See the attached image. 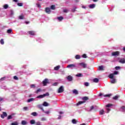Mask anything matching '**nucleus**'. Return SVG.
I'll return each mask as SVG.
<instances>
[{"instance_id":"39","label":"nucleus","mask_w":125,"mask_h":125,"mask_svg":"<svg viewBox=\"0 0 125 125\" xmlns=\"http://www.w3.org/2000/svg\"><path fill=\"white\" fill-rule=\"evenodd\" d=\"M0 42L1 44H4V41H3V39H1L0 41Z\"/></svg>"},{"instance_id":"44","label":"nucleus","mask_w":125,"mask_h":125,"mask_svg":"<svg viewBox=\"0 0 125 125\" xmlns=\"http://www.w3.org/2000/svg\"><path fill=\"white\" fill-rule=\"evenodd\" d=\"M93 109H94V106L93 105H92L90 107V109L89 110V111L91 112V111H92V110H93Z\"/></svg>"},{"instance_id":"60","label":"nucleus","mask_w":125,"mask_h":125,"mask_svg":"<svg viewBox=\"0 0 125 125\" xmlns=\"http://www.w3.org/2000/svg\"><path fill=\"white\" fill-rule=\"evenodd\" d=\"M39 108L40 109H41V110L42 109V105H39Z\"/></svg>"},{"instance_id":"42","label":"nucleus","mask_w":125,"mask_h":125,"mask_svg":"<svg viewBox=\"0 0 125 125\" xmlns=\"http://www.w3.org/2000/svg\"><path fill=\"white\" fill-rule=\"evenodd\" d=\"M84 85L85 86H89V83L86 82L84 83Z\"/></svg>"},{"instance_id":"31","label":"nucleus","mask_w":125,"mask_h":125,"mask_svg":"<svg viewBox=\"0 0 125 125\" xmlns=\"http://www.w3.org/2000/svg\"><path fill=\"white\" fill-rule=\"evenodd\" d=\"M57 19H58V20H59V21H62V20H63V19H64V18L63 17H59L57 18Z\"/></svg>"},{"instance_id":"28","label":"nucleus","mask_w":125,"mask_h":125,"mask_svg":"<svg viewBox=\"0 0 125 125\" xmlns=\"http://www.w3.org/2000/svg\"><path fill=\"white\" fill-rule=\"evenodd\" d=\"M89 8H94L95 7V4H92L89 6Z\"/></svg>"},{"instance_id":"54","label":"nucleus","mask_w":125,"mask_h":125,"mask_svg":"<svg viewBox=\"0 0 125 125\" xmlns=\"http://www.w3.org/2000/svg\"><path fill=\"white\" fill-rule=\"evenodd\" d=\"M121 108L122 110H123V111H125V106H123Z\"/></svg>"},{"instance_id":"5","label":"nucleus","mask_w":125,"mask_h":125,"mask_svg":"<svg viewBox=\"0 0 125 125\" xmlns=\"http://www.w3.org/2000/svg\"><path fill=\"white\" fill-rule=\"evenodd\" d=\"M111 55L112 56H119L120 55V52L119 51H116V52H113L111 53Z\"/></svg>"},{"instance_id":"50","label":"nucleus","mask_w":125,"mask_h":125,"mask_svg":"<svg viewBox=\"0 0 125 125\" xmlns=\"http://www.w3.org/2000/svg\"><path fill=\"white\" fill-rule=\"evenodd\" d=\"M14 79L16 80V81L19 80L18 77H17V76H14Z\"/></svg>"},{"instance_id":"53","label":"nucleus","mask_w":125,"mask_h":125,"mask_svg":"<svg viewBox=\"0 0 125 125\" xmlns=\"http://www.w3.org/2000/svg\"><path fill=\"white\" fill-rule=\"evenodd\" d=\"M41 121H46V119L45 118H42L41 119Z\"/></svg>"},{"instance_id":"24","label":"nucleus","mask_w":125,"mask_h":125,"mask_svg":"<svg viewBox=\"0 0 125 125\" xmlns=\"http://www.w3.org/2000/svg\"><path fill=\"white\" fill-rule=\"evenodd\" d=\"M82 100H83V101H86L87 100H88V97L85 96L82 98Z\"/></svg>"},{"instance_id":"18","label":"nucleus","mask_w":125,"mask_h":125,"mask_svg":"<svg viewBox=\"0 0 125 125\" xmlns=\"http://www.w3.org/2000/svg\"><path fill=\"white\" fill-rule=\"evenodd\" d=\"M50 9H52V10H55V9H56L55 5H52L50 7Z\"/></svg>"},{"instance_id":"27","label":"nucleus","mask_w":125,"mask_h":125,"mask_svg":"<svg viewBox=\"0 0 125 125\" xmlns=\"http://www.w3.org/2000/svg\"><path fill=\"white\" fill-rule=\"evenodd\" d=\"M108 78H109V79H114V74L113 73H111L109 76H108Z\"/></svg>"},{"instance_id":"13","label":"nucleus","mask_w":125,"mask_h":125,"mask_svg":"<svg viewBox=\"0 0 125 125\" xmlns=\"http://www.w3.org/2000/svg\"><path fill=\"white\" fill-rule=\"evenodd\" d=\"M85 101H80L77 104V106H80V105H82V104H83V103H85Z\"/></svg>"},{"instance_id":"63","label":"nucleus","mask_w":125,"mask_h":125,"mask_svg":"<svg viewBox=\"0 0 125 125\" xmlns=\"http://www.w3.org/2000/svg\"><path fill=\"white\" fill-rule=\"evenodd\" d=\"M103 94L102 93H100L99 96H102Z\"/></svg>"},{"instance_id":"61","label":"nucleus","mask_w":125,"mask_h":125,"mask_svg":"<svg viewBox=\"0 0 125 125\" xmlns=\"http://www.w3.org/2000/svg\"><path fill=\"white\" fill-rule=\"evenodd\" d=\"M3 98H0V102L1 101H3Z\"/></svg>"},{"instance_id":"2","label":"nucleus","mask_w":125,"mask_h":125,"mask_svg":"<svg viewBox=\"0 0 125 125\" xmlns=\"http://www.w3.org/2000/svg\"><path fill=\"white\" fill-rule=\"evenodd\" d=\"M79 65H80V66H81V67H83L84 69H85V68H87V64L85 62L79 63Z\"/></svg>"},{"instance_id":"20","label":"nucleus","mask_w":125,"mask_h":125,"mask_svg":"<svg viewBox=\"0 0 125 125\" xmlns=\"http://www.w3.org/2000/svg\"><path fill=\"white\" fill-rule=\"evenodd\" d=\"M93 82L94 83H99V79H98V78H95L93 79Z\"/></svg>"},{"instance_id":"29","label":"nucleus","mask_w":125,"mask_h":125,"mask_svg":"<svg viewBox=\"0 0 125 125\" xmlns=\"http://www.w3.org/2000/svg\"><path fill=\"white\" fill-rule=\"evenodd\" d=\"M13 119V117H12V115H9L7 118V120H11Z\"/></svg>"},{"instance_id":"32","label":"nucleus","mask_w":125,"mask_h":125,"mask_svg":"<svg viewBox=\"0 0 125 125\" xmlns=\"http://www.w3.org/2000/svg\"><path fill=\"white\" fill-rule=\"evenodd\" d=\"M110 96H112V94H107V95H104V97H110Z\"/></svg>"},{"instance_id":"21","label":"nucleus","mask_w":125,"mask_h":125,"mask_svg":"<svg viewBox=\"0 0 125 125\" xmlns=\"http://www.w3.org/2000/svg\"><path fill=\"white\" fill-rule=\"evenodd\" d=\"M111 83H116V79L112 78L110 80Z\"/></svg>"},{"instance_id":"47","label":"nucleus","mask_w":125,"mask_h":125,"mask_svg":"<svg viewBox=\"0 0 125 125\" xmlns=\"http://www.w3.org/2000/svg\"><path fill=\"white\" fill-rule=\"evenodd\" d=\"M76 9H77V7H74V8H73L71 10L72 12H75V11H76Z\"/></svg>"},{"instance_id":"58","label":"nucleus","mask_w":125,"mask_h":125,"mask_svg":"<svg viewBox=\"0 0 125 125\" xmlns=\"http://www.w3.org/2000/svg\"><path fill=\"white\" fill-rule=\"evenodd\" d=\"M53 85H54L55 86H56L57 85V83H55L53 84Z\"/></svg>"},{"instance_id":"49","label":"nucleus","mask_w":125,"mask_h":125,"mask_svg":"<svg viewBox=\"0 0 125 125\" xmlns=\"http://www.w3.org/2000/svg\"><path fill=\"white\" fill-rule=\"evenodd\" d=\"M120 69H121V67L120 66H116V67H115V70H120Z\"/></svg>"},{"instance_id":"33","label":"nucleus","mask_w":125,"mask_h":125,"mask_svg":"<svg viewBox=\"0 0 125 125\" xmlns=\"http://www.w3.org/2000/svg\"><path fill=\"white\" fill-rule=\"evenodd\" d=\"M99 70H100L101 71H103V70H104L103 66H102V65L99 66Z\"/></svg>"},{"instance_id":"16","label":"nucleus","mask_w":125,"mask_h":125,"mask_svg":"<svg viewBox=\"0 0 125 125\" xmlns=\"http://www.w3.org/2000/svg\"><path fill=\"white\" fill-rule=\"evenodd\" d=\"M22 125H26L28 124L26 121L22 120L21 123Z\"/></svg>"},{"instance_id":"36","label":"nucleus","mask_w":125,"mask_h":125,"mask_svg":"<svg viewBox=\"0 0 125 125\" xmlns=\"http://www.w3.org/2000/svg\"><path fill=\"white\" fill-rule=\"evenodd\" d=\"M3 8L5 9H7L8 8V4H5L3 5Z\"/></svg>"},{"instance_id":"34","label":"nucleus","mask_w":125,"mask_h":125,"mask_svg":"<svg viewBox=\"0 0 125 125\" xmlns=\"http://www.w3.org/2000/svg\"><path fill=\"white\" fill-rule=\"evenodd\" d=\"M41 91H42V89L41 88H39L38 89H37V90L35 92V93L38 94V93H39V92H41Z\"/></svg>"},{"instance_id":"17","label":"nucleus","mask_w":125,"mask_h":125,"mask_svg":"<svg viewBox=\"0 0 125 125\" xmlns=\"http://www.w3.org/2000/svg\"><path fill=\"white\" fill-rule=\"evenodd\" d=\"M43 106H44L45 107H47V106H49V104L46 102H44V103H43Z\"/></svg>"},{"instance_id":"48","label":"nucleus","mask_w":125,"mask_h":125,"mask_svg":"<svg viewBox=\"0 0 125 125\" xmlns=\"http://www.w3.org/2000/svg\"><path fill=\"white\" fill-rule=\"evenodd\" d=\"M118 97L117 96H115V97H113V99H114V100H117V99H118Z\"/></svg>"},{"instance_id":"57","label":"nucleus","mask_w":125,"mask_h":125,"mask_svg":"<svg viewBox=\"0 0 125 125\" xmlns=\"http://www.w3.org/2000/svg\"><path fill=\"white\" fill-rule=\"evenodd\" d=\"M61 118H62V116L61 115H59V117L58 118V120L61 119Z\"/></svg>"},{"instance_id":"64","label":"nucleus","mask_w":125,"mask_h":125,"mask_svg":"<svg viewBox=\"0 0 125 125\" xmlns=\"http://www.w3.org/2000/svg\"><path fill=\"white\" fill-rule=\"evenodd\" d=\"M123 50H124V51H125V47L123 48Z\"/></svg>"},{"instance_id":"23","label":"nucleus","mask_w":125,"mask_h":125,"mask_svg":"<svg viewBox=\"0 0 125 125\" xmlns=\"http://www.w3.org/2000/svg\"><path fill=\"white\" fill-rule=\"evenodd\" d=\"M34 100H35V99L34 98H30V99H29L28 100H27V102L28 103H30V102H32L33 101H34Z\"/></svg>"},{"instance_id":"35","label":"nucleus","mask_w":125,"mask_h":125,"mask_svg":"<svg viewBox=\"0 0 125 125\" xmlns=\"http://www.w3.org/2000/svg\"><path fill=\"white\" fill-rule=\"evenodd\" d=\"M75 59H81V56H80L79 55H76Z\"/></svg>"},{"instance_id":"45","label":"nucleus","mask_w":125,"mask_h":125,"mask_svg":"<svg viewBox=\"0 0 125 125\" xmlns=\"http://www.w3.org/2000/svg\"><path fill=\"white\" fill-rule=\"evenodd\" d=\"M18 6H23V3H18Z\"/></svg>"},{"instance_id":"40","label":"nucleus","mask_w":125,"mask_h":125,"mask_svg":"<svg viewBox=\"0 0 125 125\" xmlns=\"http://www.w3.org/2000/svg\"><path fill=\"white\" fill-rule=\"evenodd\" d=\"M82 57H83V58H87V56H86V54H83L82 55Z\"/></svg>"},{"instance_id":"19","label":"nucleus","mask_w":125,"mask_h":125,"mask_svg":"<svg viewBox=\"0 0 125 125\" xmlns=\"http://www.w3.org/2000/svg\"><path fill=\"white\" fill-rule=\"evenodd\" d=\"M31 115L33 116V117H37V116H38V113L36 112H34L31 113Z\"/></svg>"},{"instance_id":"51","label":"nucleus","mask_w":125,"mask_h":125,"mask_svg":"<svg viewBox=\"0 0 125 125\" xmlns=\"http://www.w3.org/2000/svg\"><path fill=\"white\" fill-rule=\"evenodd\" d=\"M63 12H64V13H67V12H68V10L64 9L63 11Z\"/></svg>"},{"instance_id":"9","label":"nucleus","mask_w":125,"mask_h":125,"mask_svg":"<svg viewBox=\"0 0 125 125\" xmlns=\"http://www.w3.org/2000/svg\"><path fill=\"white\" fill-rule=\"evenodd\" d=\"M42 83L43 84L44 86L46 85L47 83H48V79H45L43 82H42Z\"/></svg>"},{"instance_id":"14","label":"nucleus","mask_w":125,"mask_h":125,"mask_svg":"<svg viewBox=\"0 0 125 125\" xmlns=\"http://www.w3.org/2000/svg\"><path fill=\"white\" fill-rule=\"evenodd\" d=\"M72 92L73 93V94H75L76 95L79 94V91H78L77 90V89H74L73 91H72Z\"/></svg>"},{"instance_id":"4","label":"nucleus","mask_w":125,"mask_h":125,"mask_svg":"<svg viewBox=\"0 0 125 125\" xmlns=\"http://www.w3.org/2000/svg\"><path fill=\"white\" fill-rule=\"evenodd\" d=\"M50 9H51L49 7H46L45 8V12L47 14H50V13H51V10Z\"/></svg>"},{"instance_id":"15","label":"nucleus","mask_w":125,"mask_h":125,"mask_svg":"<svg viewBox=\"0 0 125 125\" xmlns=\"http://www.w3.org/2000/svg\"><path fill=\"white\" fill-rule=\"evenodd\" d=\"M76 77H77L78 78H81V77L82 78L83 77V75L82 73H78L76 75Z\"/></svg>"},{"instance_id":"62","label":"nucleus","mask_w":125,"mask_h":125,"mask_svg":"<svg viewBox=\"0 0 125 125\" xmlns=\"http://www.w3.org/2000/svg\"><path fill=\"white\" fill-rule=\"evenodd\" d=\"M45 114H49V111H45Z\"/></svg>"},{"instance_id":"3","label":"nucleus","mask_w":125,"mask_h":125,"mask_svg":"<svg viewBox=\"0 0 125 125\" xmlns=\"http://www.w3.org/2000/svg\"><path fill=\"white\" fill-rule=\"evenodd\" d=\"M111 106H113V104H109L106 105V109L107 111V113H109V112H110V111H111V109H110V108H109V107H111Z\"/></svg>"},{"instance_id":"55","label":"nucleus","mask_w":125,"mask_h":125,"mask_svg":"<svg viewBox=\"0 0 125 125\" xmlns=\"http://www.w3.org/2000/svg\"><path fill=\"white\" fill-rule=\"evenodd\" d=\"M118 71H115V72L113 73V75H118Z\"/></svg>"},{"instance_id":"43","label":"nucleus","mask_w":125,"mask_h":125,"mask_svg":"<svg viewBox=\"0 0 125 125\" xmlns=\"http://www.w3.org/2000/svg\"><path fill=\"white\" fill-rule=\"evenodd\" d=\"M36 5H37V7H38L39 8H41V7H42V6L41 5V4H40V3L36 4Z\"/></svg>"},{"instance_id":"56","label":"nucleus","mask_w":125,"mask_h":125,"mask_svg":"<svg viewBox=\"0 0 125 125\" xmlns=\"http://www.w3.org/2000/svg\"><path fill=\"white\" fill-rule=\"evenodd\" d=\"M4 80H5V77H2L0 79V81H4Z\"/></svg>"},{"instance_id":"1","label":"nucleus","mask_w":125,"mask_h":125,"mask_svg":"<svg viewBox=\"0 0 125 125\" xmlns=\"http://www.w3.org/2000/svg\"><path fill=\"white\" fill-rule=\"evenodd\" d=\"M49 93L48 92L46 93L43 95H40L37 97V98H43V97H45V96H49Z\"/></svg>"},{"instance_id":"38","label":"nucleus","mask_w":125,"mask_h":125,"mask_svg":"<svg viewBox=\"0 0 125 125\" xmlns=\"http://www.w3.org/2000/svg\"><path fill=\"white\" fill-rule=\"evenodd\" d=\"M72 124H77V121H76V119H73L72 120Z\"/></svg>"},{"instance_id":"6","label":"nucleus","mask_w":125,"mask_h":125,"mask_svg":"<svg viewBox=\"0 0 125 125\" xmlns=\"http://www.w3.org/2000/svg\"><path fill=\"white\" fill-rule=\"evenodd\" d=\"M64 91V88L61 86L58 89V93H62Z\"/></svg>"},{"instance_id":"37","label":"nucleus","mask_w":125,"mask_h":125,"mask_svg":"<svg viewBox=\"0 0 125 125\" xmlns=\"http://www.w3.org/2000/svg\"><path fill=\"white\" fill-rule=\"evenodd\" d=\"M11 125H18V122H15L14 123H12L11 124Z\"/></svg>"},{"instance_id":"46","label":"nucleus","mask_w":125,"mask_h":125,"mask_svg":"<svg viewBox=\"0 0 125 125\" xmlns=\"http://www.w3.org/2000/svg\"><path fill=\"white\" fill-rule=\"evenodd\" d=\"M30 87L31 88H35V87H36V85H35V84H31L30 85Z\"/></svg>"},{"instance_id":"22","label":"nucleus","mask_w":125,"mask_h":125,"mask_svg":"<svg viewBox=\"0 0 125 125\" xmlns=\"http://www.w3.org/2000/svg\"><path fill=\"white\" fill-rule=\"evenodd\" d=\"M30 123L31 125H35V124H36V121L35 120L33 119L30 121Z\"/></svg>"},{"instance_id":"12","label":"nucleus","mask_w":125,"mask_h":125,"mask_svg":"<svg viewBox=\"0 0 125 125\" xmlns=\"http://www.w3.org/2000/svg\"><path fill=\"white\" fill-rule=\"evenodd\" d=\"M67 79L69 82H72L73 81V77L71 76H67Z\"/></svg>"},{"instance_id":"10","label":"nucleus","mask_w":125,"mask_h":125,"mask_svg":"<svg viewBox=\"0 0 125 125\" xmlns=\"http://www.w3.org/2000/svg\"><path fill=\"white\" fill-rule=\"evenodd\" d=\"M66 68H76V65L73 64H69L67 66Z\"/></svg>"},{"instance_id":"8","label":"nucleus","mask_w":125,"mask_h":125,"mask_svg":"<svg viewBox=\"0 0 125 125\" xmlns=\"http://www.w3.org/2000/svg\"><path fill=\"white\" fill-rule=\"evenodd\" d=\"M0 117L2 119H4V117H7V113L5 112H3L2 114L1 115Z\"/></svg>"},{"instance_id":"52","label":"nucleus","mask_w":125,"mask_h":125,"mask_svg":"<svg viewBox=\"0 0 125 125\" xmlns=\"http://www.w3.org/2000/svg\"><path fill=\"white\" fill-rule=\"evenodd\" d=\"M23 110H25V111H27V110H28V107H27V106L24 107Z\"/></svg>"},{"instance_id":"7","label":"nucleus","mask_w":125,"mask_h":125,"mask_svg":"<svg viewBox=\"0 0 125 125\" xmlns=\"http://www.w3.org/2000/svg\"><path fill=\"white\" fill-rule=\"evenodd\" d=\"M27 33L28 34H29V35H30L31 36H36V33L33 30L29 31L27 32Z\"/></svg>"},{"instance_id":"59","label":"nucleus","mask_w":125,"mask_h":125,"mask_svg":"<svg viewBox=\"0 0 125 125\" xmlns=\"http://www.w3.org/2000/svg\"><path fill=\"white\" fill-rule=\"evenodd\" d=\"M36 125H41V123H40V122H37V123H36Z\"/></svg>"},{"instance_id":"11","label":"nucleus","mask_w":125,"mask_h":125,"mask_svg":"<svg viewBox=\"0 0 125 125\" xmlns=\"http://www.w3.org/2000/svg\"><path fill=\"white\" fill-rule=\"evenodd\" d=\"M119 62L120 63H121L122 64H125V58H122V59H121Z\"/></svg>"},{"instance_id":"26","label":"nucleus","mask_w":125,"mask_h":125,"mask_svg":"<svg viewBox=\"0 0 125 125\" xmlns=\"http://www.w3.org/2000/svg\"><path fill=\"white\" fill-rule=\"evenodd\" d=\"M105 111L104 109H102L100 111V115H104Z\"/></svg>"},{"instance_id":"25","label":"nucleus","mask_w":125,"mask_h":125,"mask_svg":"<svg viewBox=\"0 0 125 125\" xmlns=\"http://www.w3.org/2000/svg\"><path fill=\"white\" fill-rule=\"evenodd\" d=\"M59 69H60V65H57L54 67V70H55V71H58Z\"/></svg>"},{"instance_id":"41","label":"nucleus","mask_w":125,"mask_h":125,"mask_svg":"<svg viewBox=\"0 0 125 125\" xmlns=\"http://www.w3.org/2000/svg\"><path fill=\"white\" fill-rule=\"evenodd\" d=\"M19 19H21V20L24 19V16H23V15L20 16H19Z\"/></svg>"},{"instance_id":"30","label":"nucleus","mask_w":125,"mask_h":125,"mask_svg":"<svg viewBox=\"0 0 125 125\" xmlns=\"http://www.w3.org/2000/svg\"><path fill=\"white\" fill-rule=\"evenodd\" d=\"M12 32H12V29H8V30H7V34H11Z\"/></svg>"}]
</instances>
